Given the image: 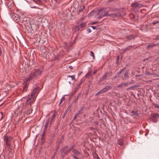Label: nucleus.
<instances>
[{"instance_id":"1","label":"nucleus","mask_w":159,"mask_h":159,"mask_svg":"<svg viewBox=\"0 0 159 159\" xmlns=\"http://www.w3.org/2000/svg\"><path fill=\"white\" fill-rule=\"evenodd\" d=\"M108 13L109 11L107 10L104 8H102L96 11H92L89 14V16H92L98 15L99 16L98 17V18L100 19L103 17L108 16Z\"/></svg>"},{"instance_id":"2","label":"nucleus","mask_w":159,"mask_h":159,"mask_svg":"<svg viewBox=\"0 0 159 159\" xmlns=\"http://www.w3.org/2000/svg\"><path fill=\"white\" fill-rule=\"evenodd\" d=\"M42 71V70L40 69H34L32 71L28 77L25 79V81H29L34 78H38L40 75Z\"/></svg>"},{"instance_id":"3","label":"nucleus","mask_w":159,"mask_h":159,"mask_svg":"<svg viewBox=\"0 0 159 159\" xmlns=\"http://www.w3.org/2000/svg\"><path fill=\"white\" fill-rule=\"evenodd\" d=\"M39 88L38 87H37L33 90L31 94V97L28 100V102H31L33 100H34V96L35 94L38 93L39 92Z\"/></svg>"},{"instance_id":"4","label":"nucleus","mask_w":159,"mask_h":159,"mask_svg":"<svg viewBox=\"0 0 159 159\" xmlns=\"http://www.w3.org/2000/svg\"><path fill=\"white\" fill-rule=\"evenodd\" d=\"M11 139L12 138L11 137H9L5 135L3 137L4 142L6 143L7 145H11L10 141Z\"/></svg>"},{"instance_id":"5","label":"nucleus","mask_w":159,"mask_h":159,"mask_svg":"<svg viewBox=\"0 0 159 159\" xmlns=\"http://www.w3.org/2000/svg\"><path fill=\"white\" fill-rule=\"evenodd\" d=\"M68 148L67 146H66L64 148H63L61 150V152L62 153L63 152H65L64 154L65 155H66L68 153L70 152L71 150L73 148V146H72L69 149H68L67 151H66V152H65V151L67 149V148Z\"/></svg>"},{"instance_id":"6","label":"nucleus","mask_w":159,"mask_h":159,"mask_svg":"<svg viewBox=\"0 0 159 159\" xmlns=\"http://www.w3.org/2000/svg\"><path fill=\"white\" fill-rule=\"evenodd\" d=\"M132 83V82L127 83L122 82L121 84L119 85L118 86L119 88H122L124 86L126 87L129 85H130Z\"/></svg>"},{"instance_id":"7","label":"nucleus","mask_w":159,"mask_h":159,"mask_svg":"<svg viewBox=\"0 0 159 159\" xmlns=\"http://www.w3.org/2000/svg\"><path fill=\"white\" fill-rule=\"evenodd\" d=\"M129 70H127L125 73L122 79L123 80H127L129 78L128 75L129 73Z\"/></svg>"},{"instance_id":"8","label":"nucleus","mask_w":159,"mask_h":159,"mask_svg":"<svg viewBox=\"0 0 159 159\" xmlns=\"http://www.w3.org/2000/svg\"><path fill=\"white\" fill-rule=\"evenodd\" d=\"M107 73L106 72L104 75H103L101 78H100L99 80L98 81V83H99L106 80L107 79Z\"/></svg>"},{"instance_id":"9","label":"nucleus","mask_w":159,"mask_h":159,"mask_svg":"<svg viewBox=\"0 0 159 159\" xmlns=\"http://www.w3.org/2000/svg\"><path fill=\"white\" fill-rule=\"evenodd\" d=\"M120 14L119 12H117L115 13H112L111 14H109L108 13V16H109L112 18H115L117 16H120Z\"/></svg>"},{"instance_id":"10","label":"nucleus","mask_w":159,"mask_h":159,"mask_svg":"<svg viewBox=\"0 0 159 159\" xmlns=\"http://www.w3.org/2000/svg\"><path fill=\"white\" fill-rule=\"evenodd\" d=\"M111 89V86H107L103 88L102 90L103 93H105L107 91L110 90Z\"/></svg>"},{"instance_id":"11","label":"nucleus","mask_w":159,"mask_h":159,"mask_svg":"<svg viewBox=\"0 0 159 159\" xmlns=\"http://www.w3.org/2000/svg\"><path fill=\"white\" fill-rule=\"evenodd\" d=\"M124 69H123L120 70L118 73V75L114 77V79H115L117 78H119L120 77H122V76L124 75V74H122L123 71H124Z\"/></svg>"},{"instance_id":"12","label":"nucleus","mask_w":159,"mask_h":159,"mask_svg":"<svg viewBox=\"0 0 159 159\" xmlns=\"http://www.w3.org/2000/svg\"><path fill=\"white\" fill-rule=\"evenodd\" d=\"M25 83L24 85L23 88V92H26L27 91V88H28V86L29 85V84L28 83V81L26 82L25 81Z\"/></svg>"},{"instance_id":"13","label":"nucleus","mask_w":159,"mask_h":159,"mask_svg":"<svg viewBox=\"0 0 159 159\" xmlns=\"http://www.w3.org/2000/svg\"><path fill=\"white\" fill-rule=\"evenodd\" d=\"M27 106L29 108V107H30V108L31 109L30 110H26V111H25V113H26L27 115H28V114H30L32 112V108H31V104H28L27 105Z\"/></svg>"},{"instance_id":"14","label":"nucleus","mask_w":159,"mask_h":159,"mask_svg":"<svg viewBox=\"0 0 159 159\" xmlns=\"http://www.w3.org/2000/svg\"><path fill=\"white\" fill-rule=\"evenodd\" d=\"M72 152L75 154V155H76L77 156L81 155V153L79 151L76 149H74L72 150Z\"/></svg>"},{"instance_id":"15","label":"nucleus","mask_w":159,"mask_h":159,"mask_svg":"<svg viewBox=\"0 0 159 159\" xmlns=\"http://www.w3.org/2000/svg\"><path fill=\"white\" fill-rule=\"evenodd\" d=\"M131 6L132 7L135 8L140 7V5L138 2H135L134 3H132Z\"/></svg>"},{"instance_id":"16","label":"nucleus","mask_w":159,"mask_h":159,"mask_svg":"<svg viewBox=\"0 0 159 159\" xmlns=\"http://www.w3.org/2000/svg\"><path fill=\"white\" fill-rule=\"evenodd\" d=\"M157 45V44H155L152 43H151L149 44L147 46V48H152L156 46Z\"/></svg>"},{"instance_id":"17","label":"nucleus","mask_w":159,"mask_h":159,"mask_svg":"<svg viewBox=\"0 0 159 159\" xmlns=\"http://www.w3.org/2000/svg\"><path fill=\"white\" fill-rule=\"evenodd\" d=\"M81 96V93H79L77 94L76 97L74 99V102L75 103L77 102L78 99H79V98Z\"/></svg>"},{"instance_id":"18","label":"nucleus","mask_w":159,"mask_h":159,"mask_svg":"<svg viewBox=\"0 0 159 159\" xmlns=\"http://www.w3.org/2000/svg\"><path fill=\"white\" fill-rule=\"evenodd\" d=\"M86 22H83L78 25L79 28H84L86 26Z\"/></svg>"},{"instance_id":"19","label":"nucleus","mask_w":159,"mask_h":159,"mask_svg":"<svg viewBox=\"0 0 159 159\" xmlns=\"http://www.w3.org/2000/svg\"><path fill=\"white\" fill-rule=\"evenodd\" d=\"M55 116H56V114H55V111H54L53 114L51 116V120H50V123L51 124L53 122V120H54L53 119L55 117Z\"/></svg>"},{"instance_id":"20","label":"nucleus","mask_w":159,"mask_h":159,"mask_svg":"<svg viewBox=\"0 0 159 159\" xmlns=\"http://www.w3.org/2000/svg\"><path fill=\"white\" fill-rule=\"evenodd\" d=\"M49 119H48L46 121V122L45 123V128H44V129H45L46 130L47 129L48 126L49 125Z\"/></svg>"},{"instance_id":"21","label":"nucleus","mask_w":159,"mask_h":159,"mask_svg":"<svg viewBox=\"0 0 159 159\" xmlns=\"http://www.w3.org/2000/svg\"><path fill=\"white\" fill-rule=\"evenodd\" d=\"M117 143L120 146H122L124 144L122 140H118Z\"/></svg>"},{"instance_id":"22","label":"nucleus","mask_w":159,"mask_h":159,"mask_svg":"<svg viewBox=\"0 0 159 159\" xmlns=\"http://www.w3.org/2000/svg\"><path fill=\"white\" fill-rule=\"evenodd\" d=\"M126 38L129 40H131L134 38V36L133 35H130L127 36Z\"/></svg>"},{"instance_id":"23","label":"nucleus","mask_w":159,"mask_h":159,"mask_svg":"<svg viewBox=\"0 0 159 159\" xmlns=\"http://www.w3.org/2000/svg\"><path fill=\"white\" fill-rule=\"evenodd\" d=\"M83 107L81 108L77 113L78 115L81 114L83 113Z\"/></svg>"},{"instance_id":"24","label":"nucleus","mask_w":159,"mask_h":159,"mask_svg":"<svg viewBox=\"0 0 159 159\" xmlns=\"http://www.w3.org/2000/svg\"><path fill=\"white\" fill-rule=\"evenodd\" d=\"M152 116L154 118L159 117V115L158 114H152Z\"/></svg>"},{"instance_id":"25","label":"nucleus","mask_w":159,"mask_h":159,"mask_svg":"<svg viewBox=\"0 0 159 159\" xmlns=\"http://www.w3.org/2000/svg\"><path fill=\"white\" fill-rule=\"evenodd\" d=\"M70 77L71 78L72 80H75V76L74 75H69L67 77Z\"/></svg>"},{"instance_id":"26","label":"nucleus","mask_w":159,"mask_h":159,"mask_svg":"<svg viewBox=\"0 0 159 159\" xmlns=\"http://www.w3.org/2000/svg\"><path fill=\"white\" fill-rule=\"evenodd\" d=\"M131 113L133 114V115H138V113L136 111H131Z\"/></svg>"},{"instance_id":"27","label":"nucleus","mask_w":159,"mask_h":159,"mask_svg":"<svg viewBox=\"0 0 159 159\" xmlns=\"http://www.w3.org/2000/svg\"><path fill=\"white\" fill-rule=\"evenodd\" d=\"M90 55L93 57V59H95V57H94V54L92 51L90 52Z\"/></svg>"},{"instance_id":"28","label":"nucleus","mask_w":159,"mask_h":159,"mask_svg":"<svg viewBox=\"0 0 159 159\" xmlns=\"http://www.w3.org/2000/svg\"><path fill=\"white\" fill-rule=\"evenodd\" d=\"M41 2V0H35V3L36 4H39Z\"/></svg>"},{"instance_id":"29","label":"nucleus","mask_w":159,"mask_h":159,"mask_svg":"<svg viewBox=\"0 0 159 159\" xmlns=\"http://www.w3.org/2000/svg\"><path fill=\"white\" fill-rule=\"evenodd\" d=\"M91 75V72H89L86 74V77H87L88 76H90Z\"/></svg>"},{"instance_id":"30","label":"nucleus","mask_w":159,"mask_h":159,"mask_svg":"<svg viewBox=\"0 0 159 159\" xmlns=\"http://www.w3.org/2000/svg\"><path fill=\"white\" fill-rule=\"evenodd\" d=\"M103 93L102 91V89L101 90H100V91H98V92L96 94V96L97 95H98V94H101V93Z\"/></svg>"},{"instance_id":"31","label":"nucleus","mask_w":159,"mask_h":159,"mask_svg":"<svg viewBox=\"0 0 159 159\" xmlns=\"http://www.w3.org/2000/svg\"><path fill=\"white\" fill-rule=\"evenodd\" d=\"M71 156L73 157V158H74L75 159H79V158H78L77 157V156L75 155H72Z\"/></svg>"},{"instance_id":"32","label":"nucleus","mask_w":159,"mask_h":159,"mask_svg":"<svg viewBox=\"0 0 159 159\" xmlns=\"http://www.w3.org/2000/svg\"><path fill=\"white\" fill-rule=\"evenodd\" d=\"M65 100V98L63 97V98H62L61 99V101H60V102L59 103V105H60L62 101H63V100Z\"/></svg>"},{"instance_id":"33","label":"nucleus","mask_w":159,"mask_h":159,"mask_svg":"<svg viewBox=\"0 0 159 159\" xmlns=\"http://www.w3.org/2000/svg\"><path fill=\"white\" fill-rule=\"evenodd\" d=\"M99 23V22L98 21H96V22H92L91 24V25H94L96 24Z\"/></svg>"},{"instance_id":"34","label":"nucleus","mask_w":159,"mask_h":159,"mask_svg":"<svg viewBox=\"0 0 159 159\" xmlns=\"http://www.w3.org/2000/svg\"><path fill=\"white\" fill-rule=\"evenodd\" d=\"M145 74L146 75H152V74L150 72H148V71H146L145 72Z\"/></svg>"},{"instance_id":"35","label":"nucleus","mask_w":159,"mask_h":159,"mask_svg":"<svg viewBox=\"0 0 159 159\" xmlns=\"http://www.w3.org/2000/svg\"><path fill=\"white\" fill-rule=\"evenodd\" d=\"M153 105L154 107L155 108H159V106H158L157 104H154Z\"/></svg>"},{"instance_id":"36","label":"nucleus","mask_w":159,"mask_h":159,"mask_svg":"<svg viewBox=\"0 0 159 159\" xmlns=\"http://www.w3.org/2000/svg\"><path fill=\"white\" fill-rule=\"evenodd\" d=\"M155 40H158L159 39V35L157 36L156 38L154 39Z\"/></svg>"},{"instance_id":"37","label":"nucleus","mask_w":159,"mask_h":159,"mask_svg":"<svg viewBox=\"0 0 159 159\" xmlns=\"http://www.w3.org/2000/svg\"><path fill=\"white\" fill-rule=\"evenodd\" d=\"M78 115V114L76 113L75 114V116L74 117V118H73V120H75V119H76V117Z\"/></svg>"},{"instance_id":"38","label":"nucleus","mask_w":159,"mask_h":159,"mask_svg":"<svg viewBox=\"0 0 159 159\" xmlns=\"http://www.w3.org/2000/svg\"><path fill=\"white\" fill-rule=\"evenodd\" d=\"M158 21H153L152 23L153 25H155L156 23H157Z\"/></svg>"},{"instance_id":"39","label":"nucleus","mask_w":159,"mask_h":159,"mask_svg":"<svg viewBox=\"0 0 159 159\" xmlns=\"http://www.w3.org/2000/svg\"><path fill=\"white\" fill-rule=\"evenodd\" d=\"M9 147V149H10V151H11H11H12V148L11 147V145H8Z\"/></svg>"},{"instance_id":"40","label":"nucleus","mask_w":159,"mask_h":159,"mask_svg":"<svg viewBox=\"0 0 159 159\" xmlns=\"http://www.w3.org/2000/svg\"><path fill=\"white\" fill-rule=\"evenodd\" d=\"M90 27H92L93 30H95L96 29V27L94 26H91Z\"/></svg>"},{"instance_id":"41","label":"nucleus","mask_w":159,"mask_h":159,"mask_svg":"<svg viewBox=\"0 0 159 159\" xmlns=\"http://www.w3.org/2000/svg\"><path fill=\"white\" fill-rule=\"evenodd\" d=\"M68 68H70V69H73V67H72V66H68Z\"/></svg>"},{"instance_id":"42","label":"nucleus","mask_w":159,"mask_h":159,"mask_svg":"<svg viewBox=\"0 0 159 159\" xmlns=\"http://www.w3.org/2000/svg\"><path fill=\"white\" fill-rule=\"evenodd\" d=\"M134 86H132V87H131L129 88L128 89H134Z\"/></svg>"},{"instance_id":"43","label":"nucleus","mask_w":159,"mask_h":159,"mask_svg":"<svg viewBox=\"0 0 159 159\" xmlns=\"http://www.w3.org/2000/svg\"><path fill=\"white\" fill-rule=\"evenodd\" d=\"M2 54V50L1 48H0V55Z\"/></svg>"},{"instance_id":"44","label":"nucleus","mask_w":159,"mask_h":159,"mask_svg":"<svg viewBox=\"0 0 159 159\" xmlns=\"http://www.w3.org/2000/svg\"><path fill=\"white\" fill-rule=\"evenodd\" d=\"M96 72H97V70H95L93 72V73L94 74H95L96 73Z\"/></svg>"},{"instance_id":"45","label":"nucleus","mask_w":159,"mask_h":159,"mask_svg":"<svg viewBox=\"0 0 159 159\" xmlns=\"http://www.w3.org/2000/svg\"><path fill=\"white\" fill-rule=\"evenodd\" d=\"M96 156H97V159H100V158L97 156L96 154Z\"/></svg>"},{"instance_id":"46","label":"nucleus","mask_w":159,"mask_h":159,"mask_svg":"<svg viewBox=\"0 0 159 159\" xmlns=\"http://www.w3.org/2000/svg\"><path fill=\"white\" fill-rule=\"evenodd\" d=\"M37 7L35 6H34L33 7H31V8H36Z\"/></svg>"},{"instance_id":"47","label":"nucleus","mask_w":159,"mask_h":159,"mask_svg":"<svg viewBox=\"0 0 159 159\" xmlns=\"http://www.w3.org/2000/svg\"><path fill=\"white\" fill-rule=\"evenodd\" d=\"M44 136H42V137H41V139L42 140H43V139L44 138Z\"/></svg>"},{"instance_id":"48","label":"nucleus","mask_w":159,"mask_h":159,"mask_svg":"<svg viewBox=\"0 0 159 159\" xmlns=\"http://www.w3.org/2000/svg\"><path fill=\"white\" fill-rule=\"evenodd\" d=\"M35 3V0H32Z\"/></svg>"},{"instance_id":"49","label":"nucleus","mask_w":159,"mask_h":159,"mask_svg":"<svg viewBox=\"0 0 159 159\" xmlns=\"http://www.w3.org/2000/svg\"><path fill=\"white\" fill-rule=\"evenodd\" d=\"M44 135H45V133L43 134V135L42 136H43L44 137Z\"/></svg>"},{"instance_id":"50","label":"nucleus","mask_w":159,"mask_h":159,"mask_svg":"<svg viewBox=\"0 0 159 159\" xmlns=\"http://www.w3.org/2000/svg\"><path fill=\"white\" fill-rule=\"evenodd\" d=\"M58 147L57 148H56V150H58Z\"/></svg>"},{"instance_id":"51","label":"nucleus","mask_w":159,"mask_h":159,"mask_svg":"<svg viewBox=\"0 0 159 159\" xmlns=\"http://www.w3.org/2000/svg\"><path fill=\"white\" fill-rule=\"evenodd\" d=\"M90 31H91L90 30H89V32H90Z\"/></svg>"},{"instance_id":"52","label":"nucleus","mask_w":159,"mask_h":159,"mask_svg":"<svg viewBox=\"0 0 159 159\" xmlns=\"http://www.w3.org/2000/svg\"><path fill=\"white\" fill-rule=\"evenodd\" d=\"M139 76L138 75H136V76Z\"/></svg>"},{"instance_id":"53","label":"nucleus","mask_w":159,"mask_h":159,"mask_svg":"<svg viewBox=\"0 0 159 159\" xmlns=\"http://www.w3.org/2000/svg\"><path fill=\"white\" fill-rule=\"evenodd\" d=\"M81 84V83L80 84H79V86H80Z\"/></svg>"},{"instance_id":"54","label":"nucleus","mask_w":159,"mask_h":159,"mask_svg":"<svg viewBox=\"0 0 159 159\" xmlns=\"http://www.w3.org/2000/svg\"><path fill=\"white\" fill-rule=\"evenodd\" d=\"M158 86L159 87V85H158Z\"/></svg>"}]
</instances>
